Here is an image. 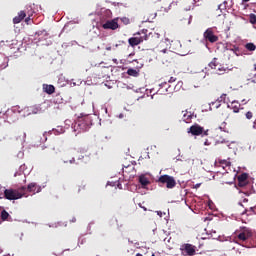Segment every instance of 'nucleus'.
Listing matches in <instances>:
<instances>
[{"mask_svg":"<svg viewBox=\"0 0 256 256\" xmlns=\"http://www.w3.org/2000/svg\"><path fill=\"white\" fill-rule=\"evenodd\" d=\"M32 15H33V13L28 14V17L25 18V23H26L27 25H29V22L31 21V16H32Z\"/></svg>","mask_w":256,"mask_h":256,"instance_id":"30","label":"nucleus"},{"mask_svg":"<svg viewBox=\"0 0 256 256\" xmlns=\"http://www.w3.org/2000/svg\"><path fill=\"white\" fill-rule=\"evenodd\" d=\"M158 183H162V185H166L167 189H174V187H176L177 185L175 178L167 174L160 176L158 179Z\"/></svg>","mask_w":256,"mask_h":256,"instance_id":"4","label":"nucleus"},{"mask_svg":"<svg viewBox=\"0 0 256 256\" xmlns=\"http://www.w3.org/2000/svg\"><path fill=\"white\" fill-rule=\"evenodd\" d=\"M127 74L130 75L131 77H137V75H139V72H137V70L133 68H129L127 70Z\"/></svg>","mask_w":256,"mask_h":256,"instance_id":"23","label":"nucleus"},{"mask_svg":"<svg viewBox=\"0 0 256 256\" xmlns=\"http://www.w3.org/2000/svg\"><path fill=\"white\" fill-rule=\"evenodd\" d=\"M254 71H256V64H254Z\"/></svg>","mask_w":256,"mask_h":256,"instance_id":"47","label":"nucleus"},{"mask_svg":"<svg viewBox=\"0 0 256 256\" xmlns=\"http://www.w3.org/2000/svg\"><path fill=\"white\" fill-rule=\"evenodd\" d=\"M158 58L163 63V65H167L169 63H173L175 59V52L165 48L158 52Z\"/></svg>","mask_w":256,"mask_h":256,"instance_id":"2","label":"nucleus"},{"mask_svg":"<svg viewBox=\"0 0 256 256\" xmlns=\"http://www.w3.org/2000/svg\"><path fill=\"white\" fill-rule=\"evenodd\" d=\"M157 214L161 217L162 213L161 211H158Z\"/></svg>","mask_w":256,"mask_h":256,"instance_id":"43","label":"nucleus"},{"mask_svg":"<svg viewBox=\"0 0 256 256\" xmlns=\"http://www.w3.org/2000/svg\"><path fill=\"white\" fill-rule=\"evenodd\" d=\"M139 207H141V209H143L144 211H147V209L143 205L139 204Z\"/></svg>","mask_w":256,"mask_h":256,"instance_id":"36","label":"nucleus"},{"mask_svg":"<svg viewBox=\"0 0 256 256\" xmlns=\"http://www.w3.org/2000/svg\"><path fill=\"white\" fill-rule=\"evenodd\" d=\"M217 71H218V75H225V73H229V71L231 70L225 67H218Z\"/></svg>","mask_w":256,"mask_h":256,"instance_id":"22","label":"nucleus"},{"mask_svg":"<svg viewBox=\"0 0 256 256\" xmlns=\"http://www.w3.org/2000/svg\"><path fill=\"white\" fill-rule=\"evenodd\" d=\"M247 185V182H238V187H245Z\"/></svg>","mask_w":256,"mask_h":256,"instance_id":"33","label":"nucleus"},{"mask_svg":"<svg viewBox=\"0 0 256 256\" xmlns=\"http://www.w3.org/2000/svg\"><path fill=\"white\" fill-rule=\"evenodd\" d=\"M245 213H247V210H245V211L242 213V215H245Z\"/></svg>","mask_w":256,"mask_h":256,"instance_id":"46","label":"nucleus"},{"mask_svg":"<svg viewBox=\"0 0 256 256\" xmlns=\"http://www.w3.org/2000/svg\"><path fill=\"white\" fill-rule=\"evenodd\" d=\"M208 66L210 67V69H217V67H219V59L213 58Z\"/></svg>","mask_w":256,"mask_h":256,"instance_id":"19","label":"nucleus"},{"mask_svg":"<svg viewBox=\"0 0 256 256\" xmlns=\"http://www.w3.org/2000/svg\"><path fill=\"white\" fill-rule=\"evenodd\" d=\"M25 191H27V187L25 186L17 189L8 188L4 190V197L8 201H17V199H22V197H25Z\"/></svg>","mask_w":256,"mask_h":256,"instance_id":"1","label":"nucleus"},{"mask_svg":"<svg viewBox=\"0 0 256 256\" xmlns=\"http://www.w3.org/2000/svg\"><path fill=\"white\" fill-rule=\"evenodd\" d=\"M228 107L232 109L233 113H239L241 104L237 101H233L230 105H228Z\"/></svg>","mask_w":256,"mask_h":256,"instance_id":"16","label":"nucleus"},{"mask_svg":"<svg viewBox=\"0 0 256 256\" xmlns=\"http://www.w3.org/2000/svg\"><path fill=\"white\" fill-rule=\"evenodd\" d=\"M76 125L80 131H89L93 123L90 116H85L84 118H80Z\"/></svg>","mask_w":256,"mask_h":256,"instance_id":"5","label":"nucleus"},{"mask_svg":"<svg viewBox=\"0 0 256 256\" xmlns=\"http://www.w3.org/2000/svg\"><path fill=\"white\" fill-rule=\"evenodd\" d=\"M199 187H201V184H196L195 185V189H199Z\"/></svg>","mask_w":256,"mask_h":256,"instance_id":"39","label":"nucleus"},{"mask_svg":"<svg viewBox=\"0 0 256 256\" xmlns=\"http://www.w3.org/2000/svg\"><path fill=\"white\" fill-rule=\"evenodd\" d=\"M239 205H241V207H243V204H242V203H239Z\"/></svg>","mask_w":256,"mask_h":256,"instance_id":"49","label":"nucleus"},{"mask_svg":"<svg viewBox=\"0 0 256 256\" xmlns=\"http://www.w3.org/2000/svg\"><path fill=\"white\" fill-rule=\"evenodd\" d=\"M121 21L124 25H129L131 23V20H129L127 17L121 18Z\"/></svg>","mask_w":256,"mask_h":256,"instance_id":"27","label":"nucleus"},{"mask_svg":"<svg viewBox=\"0 0 256 256\" xmlns=\"http://www.w3.org/2000/svg\"><path fill=\"white\" fill-rule=\"evenodd\" d=\"M0 217H1L2 221H7L9 219V217H11V215H9V212H7V210H2Z\"/></svg>","mask_w":256,"mask_h":256,"instance_id":"21","label":"nucleus"},{"mask_svg":"<svg viewBox=\"0 0 256 256\" xmlns=\"http://www.w3.org/2000/svg\"><path fill=\"white\" fill-rule=\"evenodd\" d=\"M245 47H246L247 51H255V49H256V46L253 43H247L245 45Z\"/></svg>","mask_w":256,"mask_h":256,"instance_id":"25","label":"nucleus"},{"mask_svg":"<svg viewBox=\"0 0 256 256\" xmlns=\"http://www.w3.org/2000/svg\"><path fill=\"white\" fill-rule=\"evenodd\" d=\"M249 22H250L252 25H256V15H255V14H250V16H249Z\"/></svg>","mask_w":256,"mask_h":256,"instance_id":"26","label":"nucleus"},{"mask_svg":"<svg viewBox=\"0 0 256 256\" xmlns=\"http://www.w3.org/2000/svg\"><path fill=\"white\" fill-rule=\"evenodd\" d=\"M103 29H111L115 31V29H119V23L117 20H108L102 25Z\"/></svg>","mask_w":256,"mask_h":256,"instance_id":"9","label":"nucleus"},{"mask_svg":"<svg viewBox=\"0 0 256 256\" xmlns=\"http://www.w3.org/2000/svg\"><path fill=\"white\" fill-rule=\"evenodd\" d=\"M83 159H85V156H83V155H80V156L78 157V161H83Z\"/></svg>","mask_w":256,"mask_h":256,"instance_id":"34","label":"nucleus"},{"mask_svg":"<svg viewBox=\"0 0 256 256\" xmlns=\"http://www.w3.org/2000/svg\"><path fill=\"white\" fill-rule=\"evenodd\" d=\"M123 43H125V42H120L119 44H115V47H120V45Z\"/></svg>","mask_w":256,"mask_h":256,"instance_id":"38","label":"nucleus"},{"mask_svg":"<svg viewBox=\"0 0 256 256\" xmlns=\"http://www.w3.org/2000/svg\"><path fill=\"white\" fill-rule=\"evenodd\" d=\"M227 99V94H222L217 101L213 102L212 105H214V107L216 109H219V107H221V103H225V100Z\"/></svg>","mask_w":256,"mask_h":256,"instance_id":"14","label":"nucleus"},{"mask_svg":"<svg viewBox=\"0 0 256 256\" xmlns=\"http://www.w3.org/2000/svg\"><path fill=\"white\" fill-rule=\"evenodd\" d=\"M251 237H253V232L249 229H244L238 234L239 241H247V239H251Z\"/></svg>","mask_w":256,"mask_h":256,"instance_id":"10","label":"nucleus"},{"mask_svg":"<svg viewBox=\"0 0 256 256\" xmlns=\"http://www.w3.org/2000/svg\"><path fill=\"white\" fill-rule=\"evenodd\" d=\"M204 145H209V142L205 141V142H204Z\"/></svg>","mask_w":256,"mask_h":256,"instance_id":"45","label":"nucleus"},{"mask_svg":"<svg viewBox=\"0 0 256 256\" xmlns=\"http://www.w3.org/2000/svg\"><path fill=\"white\" fill-rule=\"evenodd\" d=\"M113 62L118 65L117 59H113Z\"/></svg>","mask_w":256,"mask_h":256,"instance_id":"42","label":"nucleus"},{"mask_svg":"<svg viewBox=\"0 0 256 256\" xmlns=\"http://www.w3.org/2000/svg\"><path fill=\"white\" fill-rule=\"evenodd\" d=\"M112 47L111 46H107L106 47V51H111Z\"/></svg>","mask_w":256,"mask_h":256,"instance_id":"37","label":"nucleus"},{"mask_svg":"<svg viewBox=\"0 0 256 256\" xmlns=\"http://www.w3.org/2000/svg\"><path fill=\"white\" fill-rule=\"evenodd\" d=\"M203 37L205 41H208L209 43H217V41H219V37L215 35V32H213V28H208L204 32Z\"/></svg>","mask_w":256,"mask_h":256,"instance_id":"7","label":"nucleus"},{"mask_svg":"<svg viewBox=\"0 0 256 256\" xmlns=\"http://www.w3.org/2000/svg\"><path fill=\"white\" fill-rule=\"evenodd\" d=\"M26 189L29 193H39L41 191V187L37 186L35 182L28 184Z\"/></svg>","mask_w":256,"mask_h":256,"instance_id":"11","label":"nucleus"},{"mask_svg":"<svg viewBox=\"0 0 256 256\" xmlns=\"http://www.w3.org/2000/svg\"><path fill=\"white\" fill-rule=\"evenodd\" d=\"M38 113H41V107L39 106L30 107V115H37Z\"/></svg>","mask_w":256,"mask_h":256,"instance_id":"20","label":"nucleus"},{"mask_svg":"<svg viewBox=\"0 0 256 256\" xmlns=\"http://www.w3.org/2000/svg\"><path fill=\"white\" fill-rule=\"evenodd\" d=\"M238 182H240V183L247 182V174L243 173V174L239 175Z\"/></svg>","mask_w":256,"mask_h":256,"instance_id":"24","label":"nucleus"},{"mask_svg":"<svg viewBox=\"0 0 256 256\" xmlns=\"http://www.w3.org/2000/svg\"><path fill=\"white\" fill-rule=\"evenodd\" d=\"M230 53H235L233 50H226L225 53L229 54Z\"/></svg>","mask_w":256,"mask_h":256,"instance_id":"35","label":"nucleus"},{"mask_svg":"<svg viewBox=\"0 0 256 256\" xmlns=\"http://www.w3.org/2000/svg\"><path fill=\"white\" fill-rule=\"evenodd\" d=\"M160 87H162V88L164 87L165 91H168L167 87H169V84L167 82H164V83L160 84Z\"/></svg>","mask_w":256,"mask_h":256,"instance_id":"31","label":"nucleus"},{"mask_svg":"<svg viewBox=\"0 0 256 256\" xmlns=\"http://www.w3.org/2000/svg\"><path fill=\"white\" fill-rule=\"evenodd\" d=\"M245 117H246V119H248V120L253 119V112H251V111L246 112V113H245Z\"/></svg>","mask_w":256,"mask_h":256,"instance_id":"28","label":"nucleus"},{"mask_svg":"<svg viewBox=\"0 0 256 256\" xmlns=\"http://www.w3.org/2000/svg\"><path fill=\"white\" fill-rule=\"evenodd\" d=\"M63 163H70V165H73L74 163H76L75 157H72L69 160H63Z\"/></svg>","mask_w":256,"mask_h":256,"instance_id":"29","label":"nucleus"},{"mask_svg":"<svg viewBox=\"0 0 256 256\" xmlns=\"http://www.w3.org/2000/svg\"><path fill=\"white\" fill-rule=\"evenodd\" d=\"M76 221H77L76 218H72V220H71L72 223H75Z\"/></svg>","mask_w":256,"mask_h":256,"instance_id":"40","label":"nucleus"},{"mask_svg":"<svg viewBox=\"0 0 256 256\" xmlns=\"http://www.w3.org/2000/svg\"><path fill=\"white\" fill-rule=\"evenodd\" d=\"M197 247L193 244H183L181 246V251L184 255L193 256L196 253Z\"/></svg>","mask_w":256,"mask_h":256,"instance_id":"8","label":"nucleus"},{"mask_svg":"<svg viewBox=\"0 0 256 256\" xmlns=\"http://www.w3.org/2000/svg\"><path fill=\"white\" fill-rule=\"evenodd\" d=\"M151 256H155L154 254H152Z\"/></svg>","mask_w":256,"mask_h":256,"instance_id":"51","label":"nucleus"},{"mask_svg":"<svg viewBox=\"0 0 256 256\" xmlns=\"http://www.w3.org/2000/svg\"><path fill=\"white\" fill-rule=\"evenodd\" d=\"M136 256H143V254H141V253H137V254H136Z\"/></svg>","mask_w":256,"mask_h":256,"instance_id":"44","label":"nucleus"},{"mask_svg":"<svg viewBox=\"0 0 256 256\" xmlns=\"http://www.w3.org/2000/svg\"><path fill=\"white\" fill-rule=\"evenodd\" d=\"M148 30H142V32H138L140 37H132L129 38L128 43L131 47H137V45H141L144 41H149V37H151V33L147 34Z\"/></svg>","mask_w":256,"mask_h":256,"instance_id":"3","label":"nucleus"},{"mask_svg":"<svg viewBox=\"0 0 256 256\" xmlns=\"http://www.w3.org/2000/svg\"><path fill=\"white\" fill-rule=\"evenodd\" d=\"M182 113H183L182 121H184V123H191V121L193 120V113L189 111H182Z\"/></svg>","mask_w":256,"mask_h":256,"instance_id":"15","label":"nucleus"},{"mask_svg":"<svg viewBox=\"0 0 256 256\" xmlns=\"http://www.w3.org/2000/svg\"><path fill=\"white\" fill-rule=\"evenodd\" d=\"M88 161H89V158H88V157H85L84 163H87Z\"/></svg>","mask_w":256,"mask_h":256,"instance_id":"41","label":"nucleus"},{"mask_svg":"<svg viewBox=\"0 0 256 256\" xmlns=\"http://www.w3.org/2000/svg\"><path fill=\"white\" fill-rule=\"evenodd\" d=\"M188 133H191V135L196 137L199 135H202V137H207V135H209V130L205 131V128L201 127L199 124H194L189 128Z\"/></svg>","mask_w":256,"mask_h":256,"instance_id":"6","label":"nucleus"},{"mask_svg":"<svg viewBox=\"0 0 256 256\" xmlns=\"http://www.w3.org/2000/svg\"><path fill=\"white\" fill-rule=\"evenodd\" d=\"M14 177H17V173L14 174Z\"/></svg>","mask_w":256,"mask_h":256,"instance_id":"48","label":"nucleus"},{"mask_svg":"<svg viewBox=\"0 0 256 256\" xmlns=\"http://www.w3.org/2000/svg\"><path fill=\"white\" fill-rule=\"evenodd\" d=\"M45 153L47 155H57L58 153H61V150L59 148H55V147H52V148H48Z\"/></svg>","mask_w":256,"mask_h":256,"instance_id":"18","label":"nucleus"},{"mask_svg":"<svg viewBox=\"0 0 256 256\" xmlns=\"http://www.w3.org/2000/svg\"><path fill=\"white\" fill-rule=\"evenodd\" d=\"M43 89L48 95H53V93H55V86L53 85L44 84Z\"/></svg>","mask_w":256,"mask_h":256,"instance_id":"17","label":"nucleus"},{"mask_svg":"<svg viewBox=\"0 0 256 256\" xmlns=\"http://www.w3.org/2000/svg\"><path fill=\"white\" fill-rule=\"evenodd\" d=\"M244 201H247V199H244Z\"/></svg>","mask_w":256,"mask_h":256,"instance_id":"50","label":"nucleus"},{"mask_svg":"<svg viewBox=\"0 0 256 256\" xmlns=\"http://www.w3.org/2000/svg\"><path fill=\"white\" fill-rule=\"evenodd\" d=\"M176 81H177V78L170 77V79L168 80V83H175Z\"/></svg>","mask_w":256,"mask_h":256,"instance_id":"32","label":"nucleus"},{"mask_svg":"<svg viewBox=\"0 0 256 256\" xmlns=\"http://www.w3.org/2000/svg\"><path fill=\"white\" fill-rule=\"evenodd\" d=\"M27 17V13L25 11H20L16 17L13 18L14 25H17L23 21Z\"/></svg>","mask_w":256,"mask_h":256,"instance_id":"12","label":"nucleus"},{"mask_svg":"<svg viewBox=\"0 0 256 256\" xmlns=\"http://www.w3.org/2000/svg\"><path fill=\"white\" fill-rule=\"evenodd\" d=\"M138 181L140 183V185L143 187V189H145V187H147V185L151 184V181H149V178H147V176H145V174H142L139 176Z\"/></svg>","mask_w":256,"mask_h":256,"instance_id":"13","label":"nucleus"}]
</instances>
